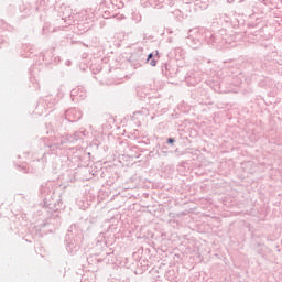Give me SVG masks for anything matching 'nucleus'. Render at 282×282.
I'll return each instance as SVG.
<instances>
[{
    "label": "nucleus",
    "mask_w": 282,
    "mask_h": 282,
    "mask_svg": "<svg viewBox=\"0 0 282 282\" xmlns=\"http://www.w3.org/2000/svg\"><path fill=\"white\" fill-rule=\"evenodd\" d=\"M150 65H151L152 67H155V65H156L155 61L152 59V61L150 62Z\"/></svg>",
    "instance_id": "1"
},
{
    "label": "nucleus",
    "mask_w": 282,
    "mask_h": 282,
    "mask_svg": "<svg viewBox=\"0 0 282 282\" xmlns=\"http://www.w3.org/2000/svg\"><path fill=\"white\" fill-rule=\"evenodd\" d=\"M151 58H153V54H149L148 61H151Z\"/></svg>",
    "instance_id": "2"
},
{
    "label": "nucleus",
    "mask_w": 282,
    "mask_h": 282,
    "mask_svg": "<svg viewBox=\"0 0 282 282\" xmlns=\"http://www.w3.org/2000/svg\"><path fill=\"white\" fill-rule=\"evenodd\" d=\"M167 142H169V144H173L174 141H173V139L170 138V139L167 140Z\"/></svg>",
    "instance_id": "3"
}]
</instances>
